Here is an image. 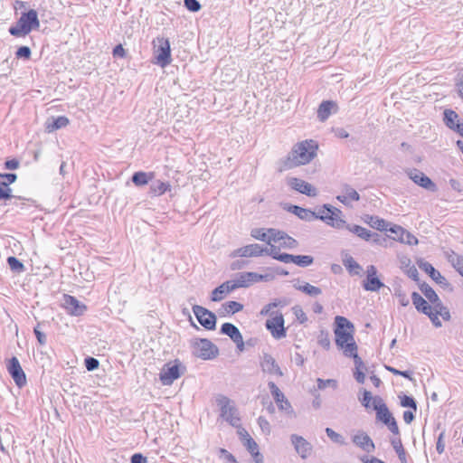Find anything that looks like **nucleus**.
<instances>
[{
    "label": "nucleus",
    "instance_id": "nucleus-1",
    "mask_svg": "<svg viewBox=\"0 0 463 463\" xmlns=\"http://www.w3.org/2000/svg\"><path fill=\"white\" fill-rule=\"evenodd\" d=\"M254 240L267 244L268 255L279 260V256H285L281 250H292L298 246V241L287 232L274 228H254L250 231Z\"/></svg>",
    "mask_w": 463,
    "mask_h": 463
},
{
    "label": "nucleus",
    "instance_id": "nucleus-2",
    "mask_svg": "<svg viewBox=\"0 0 463 463\" xmlns=\"http://www.w3.org/2000/svg\"><path fill=\"white\" fill-rule=\"evenodd\" d=\"M355 328L346 317L336 316L334 319V335L336 347L345 356L355 355L358 345L354 339Z\"/></svg>",
    "mask_w": 463,
    "mask_h": 463
},
{
    "label": "nucleus",
    "instance_id": "nucleus-3",
    "mask_svg": "<svg viewBox=\"0 0 463 463\" xmlns=\"http://www.w3.org/2000/svg\"><path fill=\"white\" fill-rule=\"evenodd\" d=\"M318 144L313 139H306L295 144L282 162L279 171L289 170L309 164L317 155Z\"/></svg>",
    "mask_w": 463,
    "mask_h": 463
},
{
    "label": "nucleus",
    "instance_id": "nucleus-4",
    "mask_svg": "<svg viewBox=\"0 0 463 463\" xmlns=\"http://www.w3.org/2000/svg\"><path fill=\"white\" fill-rule=\"evenodd\" d=\"M264 279L263 275L255 272H245L240 276L237 282L226 281L216 288L212 293L213 301H221L224 297L237 288L248 287L251 283L260 281Z\"/></svg>",
    "mask_w": 463,
    "mask_h": 463
},
{
    "label": "nucleus",
    "instance_id": "nucleus-5",
    "mask_svg": "<svg viewBox=\"0 0 463 463\" xmlns=\"http://www.w3.org/2000/svg\"><path fill=\"white\" fill-rule=\"evenodd\" d=\"M39 27L38 14L35 10L31 9L21 14L15 25L9 28V33L14 37H24Z\"/></svg>",
    "mask_w": 463,
    "mask_h": 463
},
{
    "label": "nucleus",
    "instance_id": "nucleus-6",
    "mask_svg": "<svg viewBox=\"0 0 463 463\" xmlns=\"http://www.w3.org/2000/svg\"><path fill=\"white\" fill-rule=\"evenodd\" d=\"M216 404L220 411V417L228 422L231 426L239 430L243 428L241 424V418L234 402L225 395L216 397Z\"/></svg>",
    "mask_w": 463,
    "mask_h": 463
},
{
    "label": "nucleus",
    "instance_id": "nucleus-7",
    "mask_svg": "<svg viewBox=\"0 0 463 463\" xmlns=\"http://www.w3.org/2000/svg\"><path fill=\"white\" fill-rule=\"evenodd\" d=\"M275 307H277V304L270 303L264 307V308L260 311V314L262 316H270V318H269L266 322V327L274 338L280 339L286 336L284 318L280 312L273 311Z\"/></svg>",
    "mask_w": 463,
    "mask_h": 463
},
{
    "label": "nucleus",
    "instance_id": "nucleus-8",
    "mask_svg": "<svg viewBox=\"0 0 463 463\" xmlns=\"http://www.w3.org/2000/svg\"><path fill=\"white\" fill-rule=\"evenodd\" d=\"M412 303L417 311L428 316L432 324L439 327L442 325V318L437 310H434V306L425 300L419 293L413 292L411 294Z\"/></svg>",
    "mask_w": 463,
    "mask_h": 463
},
{
    "label": "nucleus",
    "instance_id": "nucleus-9",
    "mask_svg": "<svg viewBox=\"0 0 463 463\" xmlns=\"http://www.w3.org/2000/svg\"><path fill=\"white\" fill-rule=\"evenodd\" d=\"M191 346L194 355L203 360L213 359L219 354L218 347L206 338H195Z\"/></svg>",
    "mask_w": 463,
    "mask_h": 463
},
{
    "label": "nucleus",
    "instance_id": "nucleus-10",
    "mask_svg": "<svg viewBox=\"0 0 463 463\" xmlns=\"http://www.w3.org/2000/svg\"><path fill=\"white\" fill-rule=\"evenodd\" d=\"M153 47L156 64L164 68L171 63V47L167 38L157 37L153 41Z\"/></svg>",
    "mask_w": 463,
    "mask_h": 463
},
{
    "label": "nucleus",
    "instance_id": "nucleus-11",
    "mask_svg": "<svg viewBox=\"0 0 463 463\" xmlns=\"http://www.w3.org/2000/svg\"><path fill=\"white\" fill-rule=\"evenodd\" d=\"M420 288L428 301L434 306V310H437L442 320L449 321L450 319L449 310L442 304L435 290L425 283L420 285Z\"/></svg>",
    "mask_w": 463,
    "mask_h": 463
},
{
    "label": "nucleus",
    "instance_id": "nucleus-12",
    "mask_svg": "<svg viewBox=\"0 0 463 463\" xmlns=\"http://www.w3.org/2000/svg\"><path fill=\"white\" fill-rule=\"evenodd\" d=\"M237 435L242 442L245 449L252 457L255 463H263L264 458L262 454L260 451V448L258 443L254 440V439L250 436L248 430L245 428H239L237 430Z\"/></svg>",
    "mask_w": 463,
    "mask_h": 463
},
{
    "label": "nucleus",
    "instance_id": "nucleus-13",
    "mask_svg": "<svg viewBox=\"0 0 463 463\" xmlns=\"http://www.w3.org/2000/svg\"><path fill=\"white\" fill-rule=\"evenodd\" d=\"M181 362L178 359L166 363L160 373L159 379L164 385H171L182 374Z\"/></svg>",
    "mask_w": 463,
    "mask_h": 463
},
{
    "label": "nucleus",
    "instance_id": "nucleus-14",
    "mask_svg": "<svg viewBox=\"0 0 463 463\" xmlns=\"http://www.w3.org/2000/svg\"><path fill=\"white\" fill-rule=\"evenodd\" d=\"M268 248L259 243H250L231 252L232 258H259L268 255Z\"/></svg>",
    "mask_w": 463,
    "mask_h": 463
},
{
    "label": "nucleus",
    "instance_id": "nucleus-15",
    "mask_svg": "<svg viewBox=\"0 0 463 463\" xmlns=\"http://www.w3.org/2000/svg\"><path fill=\"white\" fill-rule=\"evenodd\" d=\"M193 312L196 317L198 322L207 330H213L216 326L215 315L201 306H194Z\"/></svg>",
    "mask_w": 463,
    "mask_h": 463
},
{
    "label": "nucleus",
    "instance_id": "nucleus-16",
    "mask_svg": "<svg viewBox=\"0 0 463 463\" xmlns=\"http://www.w3.org/2000/svg\"><path fill=\"white\" fill-rule=\"evenodd\" d=\"M392 235L391 238L394 241H397L401 243L408 244L410 246L417 245L419 241L412 233L405 230L403 227L400 225L394 224L393 226L388 228L387 230Z\"/></svg>",
    "mask_w": 463,
    "mask_h": 463
},
{
    "label": "nucleus",
    "instance_id": "nucleus-17",
    "mask_svg": "<svg viewBox=\"0 0 463 463\" xmlns=\"http://www.w3.org/2000/svg\"><path fill=\"white\" fill-rule=\"evenodd\" d=\"M374 411L379 420L384 423L393 434H399L397 422L383 402Z\"/></svg>",
    "mask_w": 463,
    "mask_h": 463
},
{
    "label": "nucleus",
    "instance_id": "nucleus-18",
    "mask_svg": "<svg viewBox=\"0 0 463 463\" xmlns=\"http://www.w3.org/2000/svg\"><path fill=\"white\" fill-rule=\"evenodd\" d=\"M287 184L292 190L307 196L315 197L317 195L316 187L301 178L288 177L287 179Z\"/></svg>",
    "mask_w": 463,
    "mask_h": 463
},
{
    "label": "nucleus",
    "instance_id": "nucleus-19",
    "mask_svg": "<svg viewBox=\"0 0 463 463\" xmlns=\"http://www.w3.org/2000/svg\"><path fill=\"white\" fill-rule=\"evenodd\" d=\"M363 286L367 291H378L384 286L379 278L377 269L373 265L367 267Z\"/></svg>",
    "mask_w": 463,
    "mask_h": 463
},
{
    "label": "nucleus",
    "instance_id": "nucleus-20",
    "mask_svg": "<svg viewBox=\"0 0 463 463\" xmlns=\"http://www.w3.org/2000/svg\"><path fill=\"white\" fill-rule=\"evenodd\" d=\"M443 121L449 129L463 137V121L456 111L446 109L443 112Z\"/></svg>",
    "mask_w": 463,
    "mask_h": 463
},
{
    "label": "nucleus",
    "instance_id": "nucleus-21",
    "mask_svg": "<svg viewBox=\"0 0 463 463\" xmlns=\"http://www.w3.org/2000/svg\"><path fill=\"white\" fill-rule=\"evenodd\" d=\"M290 440L296 452L303 459L309 458L313 453V446L302 436L293 434L290 437Z\"/></svg>",
    "mask_w": 463,
    "mask_h": 463
},
{
    "label": "nucleus",
    "instance_id": "nucleus-22",
    "mask_svg": "<svg viewBox=\"0 0 463 463\" xmlns=\"http://www.w3.org/2000/svg\"><path fill=\"white\" fill-rule=\"evenodd\" d=\"M7 370L17 386L23 387L26 383L25 373L16 357H12L7 364Z\"/></svg>",
    "mask_w": 463,
    "mask_h": 463
},
{
    "label": "nucleus",
    "instance_id": "nucleus-23",
    "mask_svg": "<svg viewBox=\"0 0 463 463\" xmlns=\"http://www.w3.org/2000/svg\"><path fill=\"white\" fill-rule=\"evenodd\" d=\"M63 307L71 316H81L87 310L86 305L80 303L75 297L71 295L63 296Z\"/></svg>",
    "mask_w": 463,
    "mask_h": 463
},
{
    "label": "nucleus",
    "instance_id": "nucleus-24",
    "mask_svg": "<svg viewBox=\"0 0 463 463\" xmlns=\"http://www.w3.org/2000/svg\"><path fill=\"white\" fill-rule=\"evenodd\" d=\"M221 332L228 335L235 344L240 351L244 349L243 337L240 330L231 323L222 325Z\"/></svg>",
    "mask_w": 463,
    "mask_h": 463
},
{
    "label": "nucleus",
    "instance_id": "nucleus-25",
    "mask_svg": "<svg viewBox=\"0 0 463 463\" xmlns=\"http://www.w3.org/2000/svg\"><path fill=\"white\" fill-rule=\"evenodd\" d=\"M352 441L354 445L367 453L373 452L375 449L373 439L364 431L356 432L353 436Z\"/></svg>",
    "mask_w": 463,
    "mask_h": 463
},
{
    "label": "nucleus",
    "instance_id": "nucleus-26",
    "mask_svg": "<svg viewBox=\"0 0 463 463\" xmlns=\"http://www.w3.org/2000/svg\"><path fill=\"white\" fill-rule=\"evenodd\" d=\"M269 387L279 409L284 411H290V402L288 401V399L286 398L284 393L279 390V388L272 382L269 383Z\"/></svg>",
    "mask_w": 463,
    "mask_h": 463
},
{
    "label": "nucleus",
    "instance_id": "nucleus-27",
    "mask_svg": "<svg viewBox=\"0 0 463 463\" xmlns=\"http://www.w3.org/2000/svg\"><path fill=\"white\" fill-rule=\"evenodd\" d=\"M337 200L345 205H350L360 199L359 194L352 186L344 184L341 189V194L336 196Z\"/></svg>",
    "mask_w": 463,
    "mask_h": 463
},
{
    "label": "nucleus",
    "instance_id": "nucleus-28",
    "mask_svg": "<svg viewBox=\"0 0 463 463\" xmlns=\"http://www.w3.org/2000/svg\"><path fill=\"white\" fill-rule=\"evenodd\" d=\"M279 261L283 263H294L299 267H307L313 263V258L308 255H291L285 254V256H279Z\"/></svg>",
    "mask_w": 463,
    "mask_h": 463
},
{
    "label": "nucleus",
    "instance_id": "nucleus-29",
    "mask_svg": "<svg viewBox=\"0 0 463 463\" xmlns=\"http://www.w3.org/2000/svg\"><path fill=\"white\" fill-rule=\"evenodd\" d=\"M261 368L263 372L277 375V376H282V372L279 368V366L277 364L275 359L270 355H265L261 361Z\"/></svg>",
    "mask_w": 463,
    "mask_h": 463
},
{
    "label": "nucleus",
    "instance_id": "nucleus-30",
    "mask_svg": "<svg viewBox=\"0 0 463 463\" xmlns=\"http://www.w3.org/2000/svg\"><path fill=\"white\" fill-rule=\"evenodd\" d=\"M337 110V104L335 101L326 100L323 101L317 109V117L321 121L326 120L332 112Z\"/></svg>",
    "mask_w": 463,
    "mask_h": 463
},
{
    "label": "nucleus",
    "instance_id": "nucleus-31",
    "mask_svg": "<svg viewBox=\"0 0 463 463\" xmlns=\"http://www.w3.org/2000/svg\"><path fill=\"white\" fill-rule=\"evenodd\" d=\"M362 405L366 410H375V408L381 404L383 401L378 396H373L369 391L364 390L363 396L360 398Z\"/></svg>",
    "mask_w": 463,
    "mask_h": 463
},
{
    "label": "nucleus",
    "instance_id": "nucleus-32",
    "mask_svg": "<svg viewBox=\"0 0 463 463\" xmlns=\"http://www.w3.org/2000/svg\"><path fill=\"white\" fill-rule=\"evenodd\" d=\"M320 219L325 221L326 223L339 227L340 223L344 222L338 215L331 208L324 206L320 211Z\"/></svg>",
    "mask_w": 463,
    "mask_h": 463
},
{
    "label": "nucleus",
    "instance_id": "nucleus-33",
    "mask_svg": "<svg viewBox=\"0 0 463 463\" xmlns=\"http://www.w3.org/2000/svg\"><path fill=\"white\" fill-rule=\"evenodd\" d=\"M411 179L423 188L430 190H435L436 188L435 184L430 180V178L421 172L411 174Z\"/></svg>",
    "mask_w": 463,
    "mask_h": 463
},
{
    "label": "nucleus",
    "instance_id": "nucleus-34",
    "mask_svg": "<svg viewBox=\"0 0 463 463\" xmlns=\"http://www.w3.org/2000/svg\"><path fill=\"white\" fill-rule=\"evenodd\" d=\"M170 189L171 185L169 183L157 180L150 185L149 194L153 197H158L170 191Z\"/></svg>",
    "mask_w": 463,
    "mask_h": 463
},
{
    "label": "nucleus",
    "instance_id": "nucleus-35",
    "mask_svg": "<svg viewBox=\"0 0 463 463\" xmlns=\"http://www.w3.org/2000/svg\"><path fill=\"white\" fill-rule=\"evenodd\" d=\"M420 268L438 284H445L446 279L430 263L425 262Z\"/></svg>",
    "mask_w": 463,
    "mask_h": 463
},
{
    "label": "nucleus",
    "instance_id": "nucleus-36",
    "mask_svg": "<svg viewBox=\"0 0 463 463\" xmlns=\"http://www.w3.org/2000/svg\"><path fill=\"white\" fill-rule=\"evenodd\" d=\"M155 173L154 172H136L132 175V182L137 186H143L148 184L149 181L154 179Z\"/></svg>",
    "mask_w": 463,
    "mask_h": 463
},
{
    "label": "nucleus",
    "instance_id": "nucleus-37",
    "mask_svg": "<svg viewBox=\"0 0 463 463\" xmlns=\"http://www.w3.org/2000/svg\"><path fill=\"white\" fill-rule=\"evenodd\" d=\"M70 120L65 116H60L52 120V122L46 123L45 129L48 133L56 131L61 128H65L69 125Z\"/></svg>",
    "mask_w": 463,
    "mask_h": 463
},
{
    "label": "nucleus",
    "instance_id": "nucleus-38",
    "mask_svg": "<svg viewBox=\"0 0 463 463\" xmlns=\"http://www.w3.org/2000/svg\"><path fill=\"white\" fill-rule=\"evenodd\" d=\"M244 306L237 301H228L222 304V312L223 316H232L235 313L242 311Z\"/></svg>",
    "mask_w": 463,
    "mask_h": 463
},
{
    "label": "nucleus",
    "instance_id": "nucleus-39",
    "mask_svg": "<svg viewBox=\"0 0 463 463\" xmlns=\"http://www.w3.org/2000/svg\"><path fill=\"white\" fill-rule=\"evenodd\" d=\"M365 222L369 224L372 228H374L378 231H387L388 223L385 220L379 218L377 216L368 215L365 218Z\"/></svg>",
    "mask_w": 463,
    "mask_h": 463
},
{
    "label": "nucleus",
    "instance_id": "nucleus-40",
    "mask_svg": "<svg viewBox=\"0 0 463 463\" xmlns=\"http://www.w3.org/2000/svg\"><path fill=\"white\" fill-rule=\"evenodd\" d=\"M347 229L363 240L369 241L372 237V232L360 225H348Z\"/></svg>",
    "mask_w": 463,
    "mask_h": 463
},
{
    "label": "nucleus",
    "instance_id": "nucleus-41",
    "mask_svg": "<svg viewBox=\"0 0 463 463\" xmlns=\"http://www.w3.org/2000/svg\"><path fill=\"white\" fill-rule=\"evenodd\" d=\"M344 265L351 274L357 275L362 270L361 266L352 257H349L346 260H345Z\"/></svg>",
    "mask_w": 463,
    "mask_h": 463
},
{
    "label": "nucleus",
    "instance_id": "nucleus-42",
    "mask_svg": "<svg viewBox=\"0 0 463 463\" xmlns=\"http://www.w3.org/2000/svg\"><path fill=\"white\" fill-rule=\"evenodd\" d=\"M7 263L13 271L22 272L24 270V264L14 256L7 258Z\"/></svg>",
    "mask_w": 463,
    "mask_h": 463
},
{
    "label": "nucleus",
    "instance_id": "nucleus-43",
    "mask_svg": "<svg viewBox=\"0 0 463 463\" xmlns=\"http://www.w3.org/2000/svg\"><path fill=\"white\" fill-rule=\"evenodd\" d=\"M326 433L327 437L333 442L340 444V445L345 444V438L341 434H339L338 432L335 431L333 429L326 428Z\"/></svg>",
    "mask_w": 463,
    "mask_h": 463
},
{
    "label": "nucleus",
    "instance_id": "nucleus-44",
    "mask_svg": "<svg viewBox=\"0 0 463 463\" xmlns=\"http://www.w3.org/2000/svg\"><path fill=\"white\" fill-rule=\"evenodd\" d=\"M299 288L301 291L309 296H317L321 294V289L319 288L310 285L308 283L301 286Z\"/></svg>",
    "mask_w": 463,
    "mask_h": 463
},
{
    "label": "nucleus",
    "instance_id": "nucleus-45",
    "mask_svg": "<svg viewBox=\"0 0 463 463\" xmlns=\"http://www.w3.org/2000/svg\"><path fill=\"white\" fill-rule=\"evenodd\" d=\"M347 357L354 359V366H355L354 372H358V371L364 372L365 371L364 364L363 360L361 359V357L358 355V352L355 353V355L350 354Z\"/></svg>",
    "mask_w": 463,
    "mask_h": 463
},
{
    "label": "nucleus",
    "instance_id": "nucleus-46",
    "mask_svg": "<svg viewBox=\"0 0 463 463\" xmlns=\"http://www.w3.org/2000/svg\"><path fill=\"white\" fill-rule=\"evenodd\" d=\"M385 369L389 371L390 373H393L394 375H401L404 378H407L409 380H412L411 378V372L410 371H400L394 367L385 365Z\"/></svg>",
    "mask_w": 463,
    "mask_h": 463
},
{
    "label": "nucleus",
    "instance_id": "nucleus-47",
    "mask_svg": "<svg viewBox=\"0 0 463 463\" xmlns=\"http://www.w3.org/2000/svg\"><path fill=\"white\" fill-rule=\"evenodd\" d=\"M219 453L225 463H238L236 458L225 449H220Z\"/></svg>",
    "mask_w": 463,
    "mask_h": 463
},
{
    "label": "nucleus",
    "instance_id": "nucleus-48",
    "mask_svg": "<svg viewBox=\"0 0 463 463\" xmlns=\"http://www.w3.org/2000/svg\"><path fill=\"white\" fill-rule=\"evenodd\" d=\"M401 404L402 407H409L413 411L417 410L416 402L413 398L404 395L401 398Z\"/></svg>",
    "mask_w": 463,
    "mask_h": 463
},
{
    "label": "nucleus",
    "instance_id": "nucleus-49",
    "mask_svg": "<svg viewBox=\"0 0 463 463\" xmlns=\"http://www.w3.org/2000/svg\"><path fill=\"white\" fill-rule=\"evenodd\" d=\"M16 58H24L26 60H29L31 57V50L27 46H22L18 48V50L15 52Z\"/></svg>",
    "mask_w": 463,
    "mask_h": 463
},
{
    "label": "nucleus",
    "instance_id": "nucleus-50",
    "mask_svg": "<svg viewBox=\"0 0 463 463\" xmlns=\"http://www.w3.org/2000/svg\"><path fill=\"white\" fill-rule=\"evenodd\" d=\"M184 6L192 12H197L201 9V5L197 0H184Z\"/></svg>",
    "mask_w": 463,
    "mask_h": 463
},
{
    "label": "nucleus",
    "instance_id": "nucleus-51",
    "mask_svg": "<svg viewBox=\"0 0 463 463\" xmlns=\"http://www.w3.org/2000/svg\"><path fill=\"white\" fill-rule=\"evenodd\" d=\"M99 365V362L93 357H88L85 359V366L88 371H93L97 369Z\"/></svg>",
    "mask_w": 463,
    "mask_h": 463
},
{
    "label": "nucleus",
    "instance_id": "nucleus-52",
    "mask_svg": "<svg viewBox=\"0 0 463 463\" xmlns=\"http://www.w3.org/2000/svg\"><path fill=\"white\" fill-rule=\"evenodd\" d=\"M258 424L263 432L269 433L270 432V425L267 419L264 417H259Z\"/></svg>",
    "mask_w": 463,
    "mask_h": 463
},
{
    "label": "nucleus",
    "instance_id": "nucleus-53",
    "mask_svg": "<svg viewBox=\"0 0 463 463\" xmlns=\"http://www.w3.org/2000/svg\"><path fill=\"white\" fill-rule=\"evenodd\" d=\"M395 297L397 298L398 302L400 303V305H402L403 307H406V306L409 305L410 300L407 298L405 293L402 292L401 290H398V291L395 292Z\"/></svg>",
    "mask_w": 463,
    "mask_h": 463
},
{
    "label": "nucleus",
    "instance_id": "nucleus-54",
    "mask_svg": "<svg viewBox=\"0 0 463 463\" xmlns=\"http://www.w3.org/2000/svg\"><path fill=\"white\" fill-rule=\"evenodd\" d=\"M0 177L5 178V182H3V185L6 187H9V184H13L16 180V175L15 174H5L0 175Z\"/></svg>",
    "mask_w": 463,
    "mask_h": 463
},
{
    "label": "nucleus",
    "instance_id": "nucleus-55",
    "mask_svg": "<svg viewBox=\"0 0 463 463\" xmlns=\"http://www.w3.org/2000/svg\"><path fill=\"white\" fill-rule=\"evenodd\" d=\"M452 262L456 270L463 277V257H457Z\"/></svg>",
    "mask_w": 463,
    "mask_h": 463
},
{
    "label": "nucleus",
    "instance_id": "nucleus-56",
    "mask_svg": "<svg viewBox=\"0 0 463 463\" xmlns=\"http://www.w3.org/2000/svg\"><path fill=\"white\" fill-rule=\"evenodd\" d=\"M11 198V189L0 184V200Z\"/></svg>",
    "mask_w": 463,
    "mask_h": 463
},
{
    "label": "nucleus",
    "instance_id": "nucleus-57",
    "mask_svg": "<svg viewBox=\"0 0 463 463\" xmlns=\"http://www.w3.org/2000/svg\"><path fill=\"white\" fill-rule=\"evenodd\" d=\"M328 385L335 386L336 385V381L331 380V379L326 380V381H324L322 379H318L317 380V387L319 389H325Z\"/></svg>",
    "mask_w": 463,
    "mask_h": 463
},
{
    "label": "nucleus",
    "instance_id": "nucleus-58",
    "mask_svg": "<svg viewBox=\"0 0 463 463\" xmlns=\"http://www.w3.org/2000/svg\"><path fill=\"white\" fill-rule=\"evenodd\" d=\"M113 55L114 56H118V57H125L126 55V52H125V49L123 48V46L121 44H118L114 49H113Z\"/></svg>",
    "mask_w": 463,
    "mask_h": 463
},
{
    "label": "nucleus",
    "instance_id": "nucleus-59",
    "mask_svg": "<svg viewBox=\"0 0 463 463\" xmlns=\"http://www.w3.org/2000/svg\"><path fill=\"white\" fill-rule=\"evenodd\" d=\"M415 411H413V410L411 409V411H405L403 412V420H404V421H405L406 423H408V424H409V423H411V422L413 420V419H414V412H415Z\"/></svg>",
    "mask_w": 463,
    "mask_h": 463
},
{
    "label": "nucleus",
    "instance_id": "nucleus-60",
    "mask_svg": "<svg viewBox=\"0 0 463 463\" xmlns=\"http://www.w3.org/2000/svg\"><path fill=\"white\" fill-rule=\"evenodd\" d=\"M131 463H146V458L142 454L137 453L131 457Z\"/></svg>",
    "mask_w": 463,
    "mask_h": 463
},
{
    "label": "nucleus",
    "instance_id": "nucleus-61",
    "mask_svg": "<svg viewBox=\"0 0 463 463\" xmlns=\"http://www.w3.org/2000/svg\"><path fill=\"white\" fill-rule=\"evenodd\" d=\"M5 165V168L14 170V169L18 168L19 162L16 159H11V160H7Z\"/></svg>",
    "mask_w": 463,
    "mask_h": 463
},
{
    "label": "nucleus",
    "instance_id": "nucleus-62",
    "mask_svg": "<svg viewBox=\"0 0 463 463\" xmlns=\"http://www.w3.org/2000/svg\"><path fill=\"white\" fill-rule=\"evenodd\" d=\"M294 312H295L296 316L300 319L301 322H305L307 320V317L300 307H294Z\"/></svg>",
    "mask_w": 463,
    "mask_h": 463
},
{
    "label": "nucleus",
    "instance_id": "nucleus-63",
    "mask_svg": "<svg viewBox=\"0 0 463 463\" xmlns=\"http://www.w3.org/2000/svg\"><path fill=\"white\" fill-rule=\"evenodd\" d=\"M33 331L37 337L38 342L41 345H44L45 344V335L37 327H35Z\"/></svg>",
    "mask_w": 463,
    "mask_h": 463
},
{
    "label": "nucleus",
    "instance_id": "nucleus-64",
    "mask_svg": "<svg viewBox=\"0 0 463 463\" xmlns=\"http://www.w3.org/2000/svg\"><path fill=\"white\" fill-rule=\"evenodd\" d=\"M354 375L355 380L359 383H364V381H365V373H364V372H360V371L354 372Z\"/></svg>",
    "mask_w": 463,
    "mask_h": 463
}]
</instances>
